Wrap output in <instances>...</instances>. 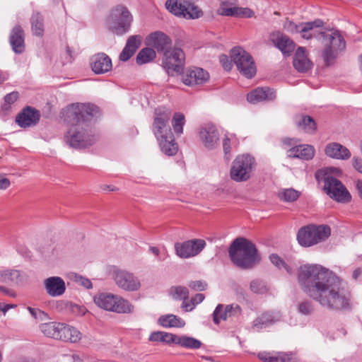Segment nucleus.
Segmentation results:
<instances>
[{
	"mask_svg": "<svg viewBox=\"0 0 362 362\" xmlns=\"http://www.w3.org/2000/svg\"><path fill=\"white\" fill-rule=\"evenodd\" d=\"M325 170H320L315 173L317 180L324 181V190L333 199L338 202L348 203L351 199V196L342 182L331 176L324 177Z\"/></svg>",
	"mask_w": 362,
	"mask_h": 362,
	"instance_id": "nucleus-7",
	"label": "nucleus"
},
{
	"mask_svg": "<svg viewBox=\"0 0 362 362\" xmlns=\"http://www.w3.org/2000/svg\"><path fill=\"white\" fill-rule=\"evenodd\" d=\"M257 357L263 362H296L294 354L285 352H279L272 356L267 351H261L257 354Z\"/></svg>",
	"mask_w": 362,
	"mask_h": 362,
	"instance_id": "nucleus-29",
	"label": "nucleus"
},
{
	"mask_svg": "<svg viewBox=\"0 0 362 362\" xmlns=\"http://www.w3.org/2000/svg\"><path fill=\"white\" fill-rule=\"evenodd\" d=\"M16 305L14 304H4L2 303H0V311H2L4 314L5 315L6 312L10 309L13 308H16Z\"/></svg>",
	"mask_w": 362,
	"mask_h": 362,
	"instance_id": "nucleus-64",
	"label": "nucleus"
},
{
	"mask_svg": "<svg viewBox=\"0 0 362 362\" xmlns=\"http://www.w3.org/2000/svg\"><path fill=\"white\" fill-rule=\"evenodd\" d=\"M74 281L79 285L85 287L86 288H92V283L90 281L81 275L76 274L74 276Z\"/></svg>",
	"mask_w": 362,
	"mask_h": 362,
	"instance_id": "nucleus-53",
	"label": "nucleus"
},
{
	"mask_svg": "<svg viewBox=\"0 0 362 362\" xmlns=\"http://www.w3.org/2000/svg\"><path fill=\"white\" fill-rule=\"evenodd\" d=\"M205 246V240L202 239H193L183 243H175V249L177 256L187 259L197 255Z\"/></svg>",
	"mask_w": 362,
	"mask_h": 362,
	"instance_id": "nucleus-15",
	"label": "nucleus"
},
{
	"mask_svg": "<svg viewBox=\"0 0 362 362\" xmlns=\"http://www.w3.org/2000/svg\"><path fill=\"white\" fill-rule=\"evenodd\" d=\"M23 279V276L19 270L4 269L0 270V282L4 284H18Z\"/></svg>",
	"mask_w": 362,
	"mask_h": 362,
	"instance_id": "nucleus-34",
	"label": "nucleus"
},
{
	"mask_svg": "<svg viewBox=\"0 0 362 362\" xmlns=\"http://www.w3.org/2000/svg\"><path fill=\"white\" fill-rule=\"evenodd\" d=\"M186 12L184 13L183 18L186 19H195L199 18L202 15V11L198 6L186 1Z\"/></svg>",
	"mask_w": 362,
	"mask_h": 362,
	"instance_id": "nucleus-45",
	"label": "nucleus"
},
{
	"mask_svg": "<svg viewBox=\"0 0 362 362\" xmlns=\"http://www.w3.org/2000/svg\"><path fill=\"white\" fill-rule=\"evenodd\" d=\"M159 147L161 151L168 156L175 155L178 150V146L175 141L173 134H171L170 138L164 137L161 140L158 141Z\"/></svg>",
	"mask_w": 362,
	"mask_h": 362,
	"instance_id": "nucleus-32",
	"label": "nucleus"
},
{
	"mask_svg": "<svg viewBox=\"0 0 362 362\" xmlns=\"http://www.w3.org/2000/svg\"><path fill=\"white\" fill-rule=\"evenodd\" d=\"M59 340L78 342L81 339V333L75 327L62 323Z\"/></svg>",
	"mask_w": 362,
	"mask_h": 362,
	"instance_id": "nucleus-30",
	"label": "nucleus"
},
{
	"mask_svg": "<svg viewBox=\"0 0 362 362\" xmlns=\"http://www.w3.org/2000/svg\"><path fill=\"white\" fill-rule=\"evenodd\" d=\"M181 308L185 312H190L192 310H194V306L193 303H192L191 300H188V299H187V300H182V305H181Z\"/></svg>",
	"mask_w": 362,
	"mask_h": 362,
	"instance_id": "nucleus-57",
	"label": "nucleus"
},
{
	"mask_svg": "<svg viewBox=\"0 0 362 362\" xmlns=\"http://www.w3.org/2000/svg\"><path fill=\"white\" fill-rule=\"evenodd\" d=\"M299 195L298 191L291 188L285 189L279 193V198L285 202H294L298 198Z\"/></svg>",
	"mask_w": 362,
	"mask_h": 362,
	"instance_id": "nucleus-47",
	"label": "nucleus"
},
{
	"mask_svg": "<svg viewBox=\"0 0 362 362\" xmlns=\"http://www.w3.org/2000/svg\"><path fill=\"white\" fill-rule=\"evenodd\" d=\"M325 154L335 159L347 160L351 157L349 150L338 143H331L325 148Z\"/></svg>",
	"mask_w": 362,
	"mask_h": 362,
	"instance_id": "nucleus-28",
	"label": "nucleus"
},
{
	"mask_svg": "<svg viewBox=\"0 0 362 362\" xmlns=\"http://www.w3.org/2000/svg\"><path fill=\"white\" fill-rule=\"evenodd\" d=\"M199 137L203 145L208 149H214L219 145L220 134L213 124H206L200 128Z\"/></svg>",
	"mask_w": 362,
	"mask_h": 362,
	"instance_id": "nucleus-16",
	"label": "nucleus"
},
{
	"mask_svg": "<svg viewBox=\"0 0 362 362\" xmlns=\"http://www.w3.org/2000/svg\"><path fill=\"white\" fill-rule=\"evenodd\" d=\"M293 66L298 71L305 73L308 71L313 66V63L308 59L305 49L299 47L293 57Z\"/></svg>",
	"mask_w": 362,
	"mask_h": 362,
	"instance_id": "nucleus-25",
	"label": "nucleus"
},
{
	"mask_svg": "<svg viewBox=\"0 0 362 362\" xmlns=\"http://www.w3.org/2000/svg\"><path fill=\"white\" fill-rule=\"evenodd\" d=\"M110 275L117 286L125 291H137L141 287L139 279L127 270L114 267L110 271Z\"/></svg>",
	"mask_w": 362,
	"mask_h": 362,
	"instance_id": "nucleus-10",
	"label": "nucleus"
},
{
	"mask_svg": "<svg viewBox=\"0 0 362 362\" xmlns=\"http://www.w3.org/2000/svg\"><path fill=\"white\" fill-rule=\"evenodd\" d=\"M61 322H51L40 325V330L47 337L59 339L60 334Z\"/></svg>",
	"mask_w": 362,
	"mask_h": 362,
	"instance_id": "nucleus-36",
	"label": "nucleus"
},
{
	"mask_svg": "<svg viewBox=\"0 0 362 362\" xmlns=\"http://www.w3.org/2000/svg\"><path fill=\"white\" fill-rule=\"evenodd\" d=\"M31 29L33 35L41 37L44 34V19L39 13H33L30 19Z\"/></svg>",
	"mask_w": 362,
	"mask_h": 362,
	"instance_id": "nucleus-40",
	"label": "nucleus"
},
{
	"mask_svg": "<svg viewBox=\"0 0 362 362\" xmlns=\"http://www.w3.org/2000/svg\"><path fill=\"white\" fill-rule=\"evenodd\" d=\"M94 303L100 308L118 314L134 312V305L127 299L111 293H100L95 296Z\"/></svg>",
	"mask_w": 362,
	"mask_h": 362,
	"instance_id": "nucleus-4",
	"label": "nucleus"
},
{
	"mask_svg": "<svg viewBox=\"0 0 362 362\" xmlns=\"http://www.w3.org/2000/svg\"><path fill=\"white\" fill-rule=\"evenodd\" d=\"M275 45L284 54H291L295 49L294 42L285 35H279Z\"/></svg>",
	"mask_w": 362,
	"mask_h": 362,
	"instance_id": "nucleus-38",
	"label": "nucleus"
},
{
	"mask_svg": "<svg viewBox=\"0 0 362 362\" xmlns=\"http://www.w3.org/2000/svg\"><path fill=\"white\" fill-rule=\"evenodd\" d=\"M284 27L290 32L291 33H298L299 30V25H297L292 23L291 21H288L286 23Z\"/></svg>",
	"mask_w": 362,
	"mask_h": 362,
	"instance_id": "nucleus-61",
	"label": "nucleus"
},
{
	"mask_svg": "<svg viewBox=\"0 0 362 362\" xmlns=\"http://www.w3.org/2000/svg\"><path fill=\"white\" fill-rule=\"evenodd\" d=\"M185 123V119L183 114L175 112L173 117L172 125L176 134L180 135L183 132V126Z\"/></svg>",
	"mask_w": 362,
	"mask_h": 362,
	"instance_id": "nucleus-44",
	"label": "nucleus"
},
{
	"mask_svg": "<svg viewBox=\"0 0 362 362\" xmlns=\"http://www.w3.org/2000/svg\"><path fill=\"white\" fill-rule=\"evenodd\" d=\"M230 57L238 70L247 78L256 74V66L252 56L241 47H235L230 51Z\"/></svg>",
	"mask_w": 362,
	"mask_h": 362,
	"instance_id": "nucleus-11",
	"label": "nucleus"
},
{
	"mask_svg": "<svg viewBox=\"0 0 362 362\" xmlns=\"http://www.w3.org/2000/svg\"><path fill=\"white\" fill-rule=\"evenodd\" d=\"M147 44L156 49L158 52L163 54L171 49L172 40L170 38L160 31H156L150 34L147 37Z\"/></svg>",
	"mask_w": 362,
	"mask_h": 362,
	"instance_id": "nucleus-19",
	"label": "nucleus"
},
{
	"mask_svg": "<svg viewBox=\"0 0 362 362\" xmlns=\"http://www.w3.org/2000/svg\"><path fill=\"white\" fill-rule=\"evenodd\" d=\"M223 148L226 155L230 152V141L228 136H225L223 140Z\"/></svg>",
	"mask_w": 362,
	"mask_h": 362,
	"instance_id": "nucleus-59",
	"label": "nucleus"
},
{
	"mask_svg": "<svg viewBox=\"0 0 362 362\" xmlns=\"http://www.w3.org/2000/svg\"><path fill=\"white\" fill-rule=\"evenodd\" d=\"M175 344L189 349H198L201 348L202 343L200 340L187 335H177Z\"/></svg>",
	"mask_w": 362,
	"mask_h": 362,
	"instance_id": "nucleus-33",
	"label": "nucleus"
},
{
	"mask_svg": "<svg viewBox=\"0 0 362 362\" xmlns=\"http://www.w3.org/2000/svg\"><path fill=\"white\" fill-rule=\"evenodd\" d=\"M69 310L74 315H83L86 313V309L77 304L70 303Z\"/></svg>",
	"mask_w": 362,
	"mask_h": 362,
	"instance_id": "nucleus-54",
	"label": "nucleus"
},
{
	"mask_svg": "<svg viewBox=\"0 0 362 362\" xmlns=\"http://www.w3.org/2000/svg\"><path fill=\"white\" fill-rule=\"evenodd\" d=\"M330 235L331 230L328 226L310 224L298 230L297 240L301 246L311 247L324 242Z\"/></svg>",
	"mask_w": 362,
	"mask_h": 362,
	"instance_id": "nucleus-6",
	"label": "nucleus"
},
{
	"mask_svg": "<svg viewBox=\"0 0 362 362\" xmlns=\"http://www.w3.org/2000/svg\"><path fill=\"white\" fill-rule=\"evenodd\" d=\"M242 309L238 304L223 305L218 304L213 313V320L218 325L221 320H226L228 318L238 317L241 315Z\"/></svg>",
	"mask_w": 362,
	"mask_h": 362,
	"instance_id": "nucleus-17",
	"label": "nucleus"
},
{
	"mask_svg": "<svg viewBox=\"0 0 362 362\" xmlns=\"http://www.w3.org/2000/svg\"><path fill=\"white\" fill-rule=\"evenodd\" d=\"M47 294L52 297L60 296L64 293L66 286L64 281L59 276H51L44 281Z\"/></svg>",
	"mask_w": 362,
	"mask_h": 362,
	"instance_id": "nucleus-22",
	"label": "nucleus"
},
{
	"mask_svg": "<svg viewBox=\"0 0 362 362\" xmlns=\"http://www.w3.org/2000/svg\"><path fill=\"white\" fill-rule=\"evenodd\" d=\"M296 124L306 133L313 134L316 129V123L310 116H301L296 120Z\"/></svg>",
	"mask_w": 362,
	"mask_h": 362,
	"instance_id": "nucleus-41",
	"label": "nucleus"
},
{
	"mask_svg": "<svg viewBox=\"0 0 362 362\" xmlns=\"http://www.w3.org/2000/svg\"><path fill=\"white\" fill-rule=\"evenodd\" d=\"M320 35L322 37V43L325 47L322 56L325 64L329 66L333 63L338 52L344 49L346 43L337 31L331 33H320Z\"/></svg>",
	"mask_w": 362,
	"mask_h": 362,
	"instance_id": "nucleus-8",
	"label": "nucleus"
},
{
	"mask_svg": "<svg viewBox=\"0 0 362 362\" xmlns=\"http://www.w3.org/2000/svg\"><path fill=\"white\" fill-rule=\"evenodd\" d=\"M322 25V21L320 19H316L314 21L303 23L299 25L300 28L298 32L301 33L303 38L308 40L313 36L310 31H312L314 28H320Z\"/></svg>",
	"mask_w": 362,
	"mask_h": 362,
	"instance_id": "nucleus-39",
	"label": "nucleus"
},
{
	"mask_svg": "<svg viewBox=\"0 0 362 362\" xmlns=\"http://www.w3.org/2000/svg\"><path fill=\"white\" fill-rule=\"evenodd\" d=\"M205 298V296L202 293H197L194 296H193L190 300L192 303H193L194 306L196 305L201 303Z\"/></svg>",
	"mask_w": 362,
	"mask_h": 362,
	"instance_id": "nucleus-60",
	"label": "nucleus"
},
{
	"mask_svg": "<svg viewBox=\"0 0 362 362\" xmlns=\"http://www.w3.org/2000/svg\"><path fill=\"white\" fill-rule=\"evenodd\" d=\"M281 317V315L279 312L272 311L264 313L254 320L252 322V327L257 331H259L267 327L277 321H279Z\"/></svg>",
	"mask_w": 362,
	"mask_h": 362,
	"instance_id": "nucleus-26",
	"label": "nucleus"
},
{
	"mask_svg": "<svg viewBox=\"0 0 362 362\" xmlns=\"http://www.w3.org/2000/svg\"><path fill=\"white\" fill-rule=\"evenodd\" d=\"M134 54V52H132L131 49H127L126 47H124L122 52L119 54V60L122 62H127L128 61L133 55Z\"/></svg>",
	"mask_w": 362,
	"mask_h": 362,
	"instance_id": "nucleus-55",
	"label": "nucleus"
},
{
	"mask_svg": "<svg viewBox=\"0 0 362 362\" xmlns=\"http://www.w3.org/2000/svg\"><path fill=\"white\" fill-rule=\"evenodd\" d=\"M156 57V52L150 47L143 48L138 53L136 60L138 64H144L153 61Z\"/></svg>",
	"mask_w": 362,
	"mask_h": 362,
	"instance_id": "nucleus-42",
	"label": "nucleus"
},
{
	"mask_svg": "<svg viewBox=\"0 0 362 362\" xmlns=\"http://www.w3.org/2000/svg\"><path fill=\"white\" fill-rule=\"evenodd\" d=\"M18 98V92H12L9 94H7L5 98V102L9 104H11L16 101V100Z\"/></svg>",
	"mask_w": 362,
	"mask_h": 362,
	"instance_id": "nucleus-58",
	"label": "nucleus"
},
{
	"mask_svg": "<svg viewBox=\"0 0 362 362\" xmlns=\"http://www.w3.org/2000/svg\"><path fill=\"white\" fill-rule=\"evenodd\" d=\"M142 41V37L139 35L129 36L127 40L125 47L131 49L134 53L140 47Z\"/></svg>",
	"mask_w": 362,
	"mask_h": 362,
	"instance_id": "nucleus-48",
	"label": "nucleus"
},
{
	"mask_svg": "<svg viewBox=\"0 0 362 362\" xmlns=\"http://www.w3.org/2000/svg\"><path fill=\"white\" fill-rule=\"evenodd\" d=\"M256 163L254 157L248 154L238 156L232 163L230 175L235 182H245L252 175Z\"/></svg>",
	"mask_w": 362,
	"mask_h": 362,
	"instance_id": "nucleus-9",
	"label": "nucleus"
},
{
	"mask_svg": "<svg viewBox=\"0 0 362 362\" xmlns=\"http://www.w3.org/2000/svg\"><path fill=\"white\" fill-rule=\"evenodd\" d=\"M176 334L163 331L151 333L148 340L153 342H163L167 344H175Z\"/></svg>",
	"mask_w": 362,
	"mask_h": 362,
	"instance_id": "nucleus-37",
	"label": "nucleus"
},
{
	"mask_svg": "<svg viewBox=\"0 0 362 362\" xmlns=\"http://www.w3.org/2000/svg\"><path fill=\"white\" fill-rule=\"evenodd\" d=\"M250 290L253 293L258 294H264L269 291V288L265 282L259 279L252 280L250 282Z\"/></svg>",
	"mask_w": 362,
	"mask_h": 362,
	"instance_id": "nucleus-46",
	"label": "nucleus"
},
{
	"mask_svg": "<svg viewBox=\"0 0 362 362\" xmlns=\"http://www.w3.org/2000/svg\"><path fill=\"white\" fill-rule=\"evenodd\" d=\"M298 281L303 291L323 308L333 310L351 308L350 293L329 269L317 264L301 266Z\"/></svg>",
	"mask_w": 362,
	"mask_h": 362,
	"instance_id": "nucleus-1",
	"label": "nucleus"
},
{
	"mask_svg": "<svg viewBox=\"0 0 362 362\" xmlns=\"http://www.w3.org/2000/svg\"><path fill=\"white\" fill-rule=\"evenodd\" d=\"M276 98V93L272 88H257L247 94V99L251 103H257L264 100H272Z\"/></svg>",
	"mask_w": 362,
	"mask_h": 362,
	"instance_id": "nucleus-27",
	"label": "nucleus"
},
{
	"mask_svg": "<svg viewBox=\"0 0 362 362\" xmlns=\"http://www.w3.org/2000/svg\"><path fill=\"white\" fill-rule=\"evenodd\" d=\"M209 78L208 72L199 67L189 68L182 76V82L189 86L202 84L206 82Z\"/></svg>",
	"mask_w": 362,
	"mask_h": 362,
	"instance_id": "nucleus-18",
	"label": "nucleus"
},
{
	"mask_svg": "<svg viewBox=\"0 0 362 362\" xmlns=\"http://www.w3.org/2000/svg\"><path fill=\"white\" fill-rule=\"evenodd\" d=\"M353 166L360 173H362V159L358 158H353Z\"/></svg>",
	"mask_w": 362,
	"mask_h": 362,
	"instance_id": "nucleus-62",
	"label": "nucleus"
},
{
	"mask_svg": "<svg viewBox=\"0 0 362 362\" xmlns=\"http://www.w3.org/2000/svg\"><path fill=\"white\" fill-rule=\"evenodd\" d=\"M90 66L92 70L97 74L107 73L112 67L111 59L105 53L93 55L90 59Z\"/></svg>",
	"mask_w": 362,
	"mask_h": 362,
	"instance_id": "nucleus-21",
	"label": "nucleus"
},
{
	"mask_svg": "<svg viewBox=\"0 0 362 362\" xmlns=\"http://www.w3.org/2000/svg\"><path fill=\"white\" fill-rule=\"evenodd\" d=\"M39 111L27 107L24 108L16 117V122L22 128L35 126L40 120Z\"/></svg>",
	"mask_w": 362,
	"mask_h": 362,
	"instance_id": "nucleus-20",
	"label": "nucleus"
},
{
	"mask_svg": "<svg viewBox=\"0 0 362 362\" xmlns=\"http://www.w3.org/2000/svg\"><path fill=\"white\" fill-rule=\"evenodd\" d=\"M228 253L231 261L244 269L252 268L260 260L255 245L244 238L235 239L229 247Z\"/></svg>",
	"mask_w": 362,
	"mask_h": 362,
	"instance_id": "nucleus-3",
	"label": "nucleus"
},
{
	"mask_svg": "<svg viewBox=\"0 0 362 362\" xmlns=\"http://www.w3.org/2000/svg\"><path fill=\"white\" fill-rule=\"evenodd\" d=\"M298 311L303 315H309L313 311V305L310 301H303L299 304Z\"/></svg>",
	"mask_w": 362,
	"mask_h": 362,
	"instance_id": "nucleus-50",
	"label": "nucleus"
},
{
	"mask_svg": "<svg viewBox=\"0 0 362 362\" xmlns=\"http://www.w3.org/2000/svg\"><path fill=\"white\" fill-rule=\"evenodd\" d=\"M188 286L192 290L202 291L206 290L207 284L206 282L202 281H190L188 284Z\"/></svg>",
	"mask_w": 362,
	"mask_h": 362,
	"instance_id": "nucleus-52",
	"label": "nucleus"
},
{
	"mask_svg": "<svg viewBox=\"0 0 362 362\" xmlns=\"http://www.w3.org/2000/svg\"><path fill=\"white\" fill-rule=\"evenodd\" d=\"M9 42L15 53L21 54L25 51V33L20 25H17L11 30Z\"/></svg>",
	"mask_w": 362,
	"mask_h": 362,
	"instance_id": "nucleus-23",
	"label": "nucleus"
},
{
	"mask_svg": "<svg viewBox=\"0 0 362 362\" xmlns=\"http://www.w3.org/2000/svg\"><path fill=\"white\" fill-rule=\"evenodd\" d=\"M170 293L175 300H187L189 297L187 288L182 286H173L170 288Z\"/></svg>",
	"mask_w": 362,
	"mask_h": 362,
	"instance_id": "nucleus-43",
	"label": "nucleus"
},
{
	"mask_svg": "<svg viewBox=\"0 0 362 362\" xmlns=\"http://www.w3.org/2000/svg\"><path fill=\"white\" fill-rule=\"evenodd\" d=\"M238 0H218L219 6L217 9V14L226 17L235 18H252L255 12L247 7H240L236 6Z\"/></svg>",
	"mask_w": 362,
	"mask_h": 362,
	"instance_id": "nucleus-13",
	"label": "nucleus"
},
{
	"mask_svg": "<svg viewBox=\"0 0 362 362\" xmlns=\"http://www.w3.org/2000/svg\"><path fill=\"white\" fill-rule=\"evenodd\" d=\"M170 118V112L168 110L161 108L156 109L152 129L157 141H162L164 137L170 138L173 134L168 124Z\"/></svg>",
	"mask_w": 362,
	"mask_h": 362,
	"instance_id": "nucleus-14",
	"label": "nucleus"
},
{
	"mask_svg": "<svg viewBox=\"0 0 362 362\" xmlns=\"http://www.w3.org/2000/svg\"><path fill=\"white\" fill-rule=\"evenodd\" d=\"M133 16L127 7L117 5L113 7L107 18L108 29L117 35H122L130 28Z\"/></svg>",
	"mask_w": 362,
	"mask_h": 362,
	"instance_id": "nucleus-5",
	"label": "nucleus"
},
{
	"mask_svg": "<svg viewBox=\"0 0 362 362\" xmlns=\"http://www.w3.org/2000/svg\"><path fill=\"white\" fill-rule=\"evenodd\" d=\"M185 55L180 48H171L163 54L162 64L168 74L180 73L185 66Z\"/></svg>",
	"mask_w": 362,
	"mask_h": 362,
	"instance_id": "nucleus-12",
	"label": "nucleus"
},
{
	"mask_svg": "<svg viewBox=\"0 0 362 362\" xmlns=\"http://www.w3.org/2000/svg\"><path fill=\"white\" fill-rule=\"evenodd\" d=\"M30 315L35 319H39L40 320H45L47 318V314L44 311L40 310V309H35L30 307L28 308Z\"/></svg>",
	"mask_w": 362,
	"mask_h": 362,
	"instance_id": "nucleus-51",
	"label": "nucleus"
},
{
	"mask_svg": "<svg viewBox=\"0 0 362 362\" xmlns=\"http://www.w3.org/2000/svg\"><path fill=\"white\" fill-rule=\"evenodd\" d=\"M98 112V107L89 103L71 104L64 109V121L71 124L66 135V143L70 146L83 148L96 141L97 135L90 125V120Z\"/></svg>",
	"mask_w": 362,
	"mask_h": 362,
	"instance_id": "nucleus-2",
	"label": "nucleus"
},
{
	"mask_svg": "<svg viewBox=\"0 0 362 362\" xmlns=\"http://www.w3.org/2000/svg\"><path fill=\"white\" fill-rule=\"evenodd\" d=\"M315 156V148L308 144H301L291 147L287 151V156L291 158L311 160Z\"/></svg>",
	"mask_w": 362,
	"mask_h": 362,
	"instance_id": "nucleus-24",
	"label": "nucleus"
},
{
	"mask_svg": "<svg viewBox=\"0 0 362 362\" xmlns=\"http://www.w3.org/2000/svg\"><path fill=\"white\" fill-rule=\"evenodd\" d=\"M158 324L165 328L177 327L181 328L185 325V322L181 317L173 315H161L158 318Z\"/></svg>",
	"mask_w": 362,
	"mask_h": 362,
	"instance_id": "nucleus-31",
	"label": "nucleus"
},
{
	"mask_svg": "<svg viewBox=\"0 0 362 362\" xmlns=\"http://www.w3.org/2000/svg\"><path fill=\"white\" fill-rule=\"evenodd\" d=\"M165 8L172 14L178 16H184V13L186 12L185 5L186 1L185 0H168L165 2Z\"/></svg>",
	"mask_w": 362,
	"mask_h": 362,
	"instance_id": "nucleus-35",
	"label": "nucleus"
},
{
	"mask_svg": "<svg viewBox=\"0 0 362 362\" xmlns=\"http://www.w3.org/2000/svg\"><path fill=\"white\" fill-rule=\"evenodd\" d=\"M219 61H220V63L221 64L223 68L226 70V71H230L232 68V63L228 59V57L225 55V54H222L219 57Z\"/></svg>",
	"mask_w": 362,
	"mask_h": 362,
	"instance_id": "nucleus-56",
	"label": "nucleus"
},
{
	"mask_svg": "<svg viewBox=\"0 0 362 362\" xmlns=\"http://www.w3.org/2000/svg\"><path fill=\"white\" fill-rule=\"evenodd\" d=\"M269 259L272 263L278 268L281 269L284 267L288 274H291L293 273V270L291 269V268L287 264H286V263L277 255H271Z\"/></svg>",
	"mask_w": 362,
	"mask_h": 362,
	"instance_id": "nucleus-49",
	"label": "nucleus"
},
{
	"mask_svg": "<svg viewBox=\"0 0 362 362\" xmlns=\"http://www.w3.org/2000/svg\"><path fill=\"white\" fill-rule=\"evenodd\" d=\"M11 185L10 180L4 176L0 175V189H6Z\"/></svg>",
	"mask_w": 362,
	"mask_h": 362,
	"instance_id": "nucleus-63",
	"label": "nucleus"
}]
</instances>
